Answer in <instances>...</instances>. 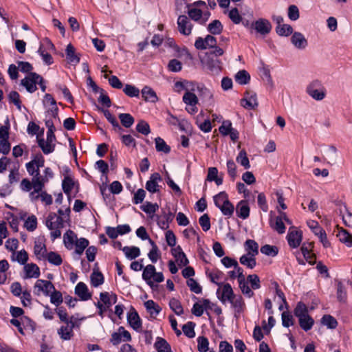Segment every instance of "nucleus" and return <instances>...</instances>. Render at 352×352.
<instances>
[{"label":"nucleus","instance_id":"nucleus-1","mask_svg":"<svg viewBox=\"0 0 352 352\" xmlns=\"http://www.w3.org/2000/svg\"><path fill=\"white\" fill-rule=\"evenodd\" d=\"M69 214V208H66L65 210L59 209L58 214L52 212L47 216L45 226L50 230V237L52 241L61 236L60 229L69 223L70 220Z\"/></svg>","mask_w":352,"mask_h":352},{"label":"nucleus","instance_id":"nucleus-2","mask_svg":"<svg viewBox=\"0 0 352 352\" xmlns=\"http://www.w3.org/2000/svg\"><path fill=\"white\" fill-rule=\"evenodd\" d=\"M63 244L67 250H73V254L79 256L83 254L89 242L85 238H78L74 231L68 230L63 234Z\"/></svg>","mask_w":352,"mask_h":352},{"label":"nucleus","instance_id":"nucleus-3","mask_svg":"<svg viewBox=\"0 0 352 352\" xmlns=\"http://www.w3.org/2000/svg\"><path fill=\"white\" fill-rule=\"evenodd\" d=\"M294 314L298 318L299 325L304 331H308L313 327L314 320L309 316L308 307L305 303L298 302L294 310Z\"/></svg>","mask_w":352,"mask_h":352},{"label":"nucleus","instance_id":"nucleus-4","mask_svg":"<svg viewBox=\"0 0 352 352\" xmlns=\"http://www.w3.org/2000/svg\"><path fill=\"white\" fill-rule=\"evenodd\" d=\"M142 277L152 289H155L157 284L163 282L164 280L162 272H156L155 267L151 264L144 267Z\"/></svg>","mask_w":352,"mask_h":352},{"label":"nucleus","instance_id":"nucleus-5","mask_svg":"<svg viewBox=\"0 0 352 352\" xmlns=\"http://www.w3.org/2000/svg\"><path fill=\"white\" fill-rule=\"evenodd\" d=\"M117 296L114 293L103 292L100 294V300L94 305L98 309V314L102 318L104 313L117 302Z\"/></svg>","mask_w":352,"mask_h":352},{"label":"nucleus","instance_id":"nucleus-6","mask_svg":"<svg viewBox=\"0 0 352 352\" xmlns=\"http://www.w3.org/2000/svg\"><path fill=\"white\" fill-rule=\"evenodd\" d=\"M215 206L221 210L224 216L230 217L232 216L234 207L229 201L228 194L224 192H220L213 197Z\"/></svg>","mask_w":352,"mask_h":352},{"label":"nucleus","instance_id":"nucleus-7","mask_svg":"<svg viewBox=\"0 0 352 352\" xmlns=\"http://www.w3.org/2000/svg\"><path fill=\"white\" fill-rule=\"evenodd\" d=\"M306 93L316 101L322 100L327 96V89L319 80L310 81L306 87Z\"/></svg>","mask_w":352,"mask_h":352},{"label":"nucleus","instance_id":"nucleus-8","mask_svg":"<svg viewBox=\"0 0 352 352\" xmlns=\"http://www.w3.org/2000/svg\"><path fill=\"white\" fill-rule=\"evenodd\" d=\"M278 216L273 217L272 212H270V225L271 228L276 231L278 234H283L285 232L286 228L284 224L285 221L287 224L292 225V221L287 217L285 212H282L279 210V207H277Z\"/></svg>","mask_w":352,"mask_h":352},{"label":"nucleus","instance_id":"nucleus-9","mask_svg":"<svg viewBox=\"0 0 352 352\" xmlns=\"http://www.w3.org/2000/svg\"><path fill=\"white\" fill-rule=\"evenodd\" d=\"M270 21L265 18H258L252 22L251 34L256 33L262 36H265L272 31Z\"/></svg>","mask_w":352,"mask_h":352},{"label":"nucleus","instance_id":"nucleus-10","mask_svg":"<svg viewBox=\"0 0 352 352\" xmlns=\"http://www.w3.org/2000/svg\"><path fill=\"white\" fill-rule=\"evenodd\" d=\"M45 160L41 154H37L25 164L28 173L32 176V179L39 177V168L44 166Z\"/></svg>","mask_w":352,"mask_h":352},{"label":"nucleus","instance_id":"nucleus-11","mask_svg":"<svg viewBox=\"0 0 352 352\" xmlns=\"http://www.w3.org/2000/svg\"><path fill=\"white\" fill-rule=\"evenodd\" d=\"M54 285L50 280L37 279L34 285V294L36 296L41 294L48 296L54 291Z\"/></svg>","mask_w":352,"mask_h":352},{"label":"nucleus","instance_id":"nucleus-12","mask_svg":"<svg viewBox=\"0 0 352 352\" xmlns=\"http://www.w3.org/2000/svg\"><path fill=\"white\" fill-rule=\"evenodd\" d=\"M188 14L192 20L200 24H204L210 16L208 11H202L199 8L190 5H188Z\"/></svg>","mask_w":352,"mask_h":352},{"label":"nucleus","instance_id":"nucleus-13","mask_svg":"<svg viewBox=\"0 0 352 352\" xmlns=\"http://www.w3.org/2000/svg\"><path fill=\"white\" fill-rule=\"evenodd\" d=\"M217 298L223 304L229 302L236 294L234 293L233 289L230 284H221L217 290Z\"/></svg>","mask_w":352,"mask_h":352},{"label":"nucleus","instance_id":"nucleus-14","mask_svg":"<svg viewBox=\"0 0 352 352\" xmlns=\"http://www.w3.org/2000/svg\"><path fill=\"white\" fill-rule=\"evenodd\" d=\"M48 252L45 239L42 237L36 239L33 248V253L36 259L38 261H43Z\"/></svg>","mask_w":352,"mask_h":352},{"label":"nucleus","instance_id":"nucleus-15","mask_svg":"<svg viewBox=\"0 0 352 352\" xmlns=\"http://www.w3.org/2000/svg\"><path fill=\"white\" fill-rule=\"evenodd\" d=\"M39 79H41L40 75L34 72H31L21 80V85L23 86L28 92L33 93L37 89L36 84Z\"/></svg>","mask_w":352,"mask_h":352},{"label":"nucleus","instance_id":"nucleus-16","mask_svg":"<svg viewBox=\"0 0 352 352\" xmlns=\"http://www.w3.org/2000/svg\"><path fill=\"white\" fill-rule=\"evenodd\" d=\"M21 276L23 279H38L41 276V270L36 263H27L23 265Z\"/></svg>","mask_w":352,"mask_h":352},{"label":"nucleus","instance_id":"nucleus-17","mask_svg":"<svg viewBox=\"0 0 352 352\" xmlns=\"http://www.w3.org/2000/svg\"><path fill=\"white\" fill-rule=\"evenodd\" d=\"M288 244L292 248H297L302 240V233L300 230H296L294 226L289 228L287 235Z\"/></svg>","mask_w":352,"mask_h":352},{"label":"nucleus","instance_id":"nucleus-18","mask_svg":"<svg viewBox=\"0 0 352 352\" xmlns=\"http://www.w3.org/2000/svg\"><path fill=\"white\" fill-rule=\"evenodd\" d=\"M44 107L47 109V113L52 118H56L58 116V109L56 106V102L52 96L46 94L43 100Z\"/></svg>","mask_w":352,"mask_h":352},{"label":"nucleus","instance_id":"nucleus-19","mask_svg":"<svg viewBox=\"0 0 352 352\" xmlns=\"http://www.w3.org/2000/svg\"><path fill=\"white\" fill-rule=\"evenodd\" d=\"M131 340L130 333L124 327H120L116 332L111 334V342L113 345H118L121 342H128Z\"/></svg>","mask_w":352,"mask_h":352},{"label":"nucleus","instance_id":"nucleus-20","mask_svg":"<svg viewBox=\"0 0 352 352\" xmlns=\"http://www.w3.org/2000/svg\"><path fill=\"white\" fill-rule=\"evenodd\" d=\"M76 326V321L73 318L65 325L61 326L58 330V334L63 340H69L74 336L73 329Z\"/></svg>","mask_w":352,"mask_h":352},{"label":"nucleus","instance_id":"nucleus-21","mask_svg":"<svg viewBox=\"0 0 352 352\" xmlns=\"http://www.w3.org/2000/svg\"><path fill=\"white\" fill-rule=\"evenodd\" d=\"M177 23L180 34L185 36H189L191 34L192 24L186 15L179 16Z\"/></svg>","mask_w":352,"mask_h":352},{"label":"nucleus","instance_id":"nucleus-22","mask_svg":"<svg viewBox=\"0 0 352 352\" xmlns=\"http://www.w3.org/2000/svg\"><path fill=\"white\" fill-rule=\"evenodd\" d=\"M293 46L298 50H304L308 46V41L303 34L300 32H294L290 39Z\"/></svg>","mask_w":352,"mask_h":352},{"label":"nucleus","instance_id":"nucleus-23","mask_svg":"<svg viewBox=\"0 0 352 352\" xmlns=\"http://www.w3.org/2000/svg\"><path fill=\"white\" fill-rule=\"evenodd\" d=\"M204 69L212 76L219 75L222 69L221 63L218 59L209 58L204 63Z\"/></svg>","mask_w":352,"mask_h":352},{"label":"nucleus","instance_id":"nucleus-24","mask_svg":"<svg viewBox=\"0 0 352 352\" xmlns=\"http://www.w3.org/2000/svg\"><path fill=\"white\" fill-rule=\"evenodd\" d=\"M235 316H239L245 310L246 306L243 298L240 294H236L229 301Z\"/></svg>","mask_w":352,"mask_h":352},{"label":"nucleus","instance_id":"nucleus-25","mask_svg":"<svg viewBox=\"0 0 352 352\" xmlns=\"http://www.w3.org/2000/svg\"><path fill=\"white\" fill-rule=\"evenodd\" d=\"M10 323L16 327L22 335L25 334L23 331V327H25V326L28 327L32 331H34L35 328L34 323L27 317H23L20 319L13 318L10 320Z\"/></svg>","mask_w":352,"mask_h":352},{"label":"nucleus","instance_id":"nucleus-26","mask_svg":"<svg viewBox=\"0 0 352 352\" xmlns=\"http://www.w3.org/2000/svg\"><path fill=\"white\" fill-rule=\"evenodd\" d=\"M217 44L216 38L211 35H208L205 38L198 37L195 43V47L197 50H205L207 48H212Z\"/></svg>","mask_w":352,"mask_h":352},{"label":"nucleus","instance_id":"nucleus-27","mask_svg":"<svg viewBox=\"0 0 352 352\" xmlns=\"http://www.w3.org/2000/svg\"><path fill=\"white\" fill-rule=\"evenodd\" d=\"M241 104L245 109H254L258 107L256 94L252 92H247L241 100Z\"/></svg>","mask_w":352,"mask_h":352},{"label":"nucleus","instance_id":"nucleus-28","mask_svg":"<svg viewBox=\"0 0 352 352\" xmlns=\"http://www.w3.org/2000/svg\"><path fill=\"white\" fill-rule=\"evenodd\" d=\"M127 321L130 327L134 330L139 331L142 328L141 319L138 312L132 308L127 314Z\"/></svg>","mask_w":352,"mask_h":352},{"label":"nucleus","instance_id":"nucleus-29","mask_svg":"<svg viewBox=\"0 0 352 352\" xmlns=\"http://www.w3.org/2000/svg\"><path fill=\"white\" fill-rule=\"evenodd\" d=\"M162 181L160 175L157 173H155L151 175L149 179L146 182L145 188L146 189L151 192L155 193L160 191V186L158 183Z\"/></svg>","mask_w":352,"mask_h":352},{"label":"nucleus","instance_id":"nucleus-30","mask_svg":"<svg viewBox=\"0 0 352 352\" xmlns=\"http://www.w3.org/2000/svg\"><path fill=\"white\" fill-rule=\"evenodd\" d=\"M75 294L82 301L91 299L92 294L89 291L87 285L83 282H79L75 287Z\"/></svg>","mask_w":352,"mask_h":352},{"label":"nucleus","instance_id":"nucleus-31","mask_svg":"<svg viewBox=\"0 0 352 352\" xmlns=\"http://www.w3.org/2000/svg\"><path fill=\"white\" fill-rule=\"evenodd\" d=\"M26 213L24 212H21L19 213V217L21 219L24 221V228L28 232H33L37 228V218L35 215L31 214L28 216L26 219Z\"/></svg>","mask_w":352,"mask_h":352},{"label":"nucleus","instance_id":"nucleus-32","mask_svg":"<svg viewBox=\"0 0 352 352\" xmlns=\"http://www.w3.org/2000/svg\"><path fill=\"white\" fill-rule=\"evenodd\" d=\"M43 174H44L43 175H41V174H40L38 177H36L34 179H32V181L36 183L35 187L36 188L39 189L40 188H43L45 184L48 182L49 180L50 179L53 178V177H54L53 171L49 167H47L45 168V170L43 171Z\"/></svg>","mask_w":352,"mask_h":352},{"label":"nucleus","instance_id":"nucleus-33","mask_svg":"<svg viewBox=\"0 0 352 352\" xmlns=\"http://www.w3.org/2000/svg\"><path fill=\"white\" fill-rule=\"evenodd\" d=\"M196 82L186 80L177 81L174 84V90L177 93H181L182 91L188 92V91H195Z\"/></svg>","mask_w":352,"mask_h":352},{"label":"nucleus","instance_id":"nucleus-34","mask_svg":"<svg viewBox=\"0 0 352 352\" xmlns=\"http://www.w3.org/2000/svg\"><path fill=\"white\" fill-rule=\"evenodd\" d=\"M171 252L179 266L184 267L188 264V260L180 246L173 248Z\"/></svg>","mask_w":352,"mask_h":352},{"label":"nucleus","instance_id":"nucleus-35","mask_svg":"<svg viewBox=\"0 0 352 352\" xmlns=\"http://www.w3.org/2000/svg\"><path fill=\"white\" fill-rule=\"evenodd\" d=\"M206 182H214L217 186L223 184V176L219 175L218 169L216 167H210L208 169V174L206 177Z\"/></svg>","mask_w":352,"mask_h":352},{"label":"nucleus","instance_id":"nucleus-36","mask_svg":"<svg viewBox=\"0 0 352 352\" xmlns=\"http://www.w3.org/2000/svg\"><path fill=\"white\" fill-rule=\"evenodd\" d=\"M10 258L12 261L16 262L19 265L23 266L28 263L29 256L27 251L23 249L19 251H16L15 252L12 254Z\"/></svg>","mask_w":352,"mask_h":352},{"label":"nucleus","instance_id":"nucleus-37","mask_svg":"<svg viewBox=\"0 0 352 352\" xmlns=\"http://www.w3.org/2000/svg\"><path fill=\"white\" fill-rule=\"evenodd\" d=\"M195 91H197L199 92L200 97L205 102H210L212 101V99H213L212 91L210 89L205 87L204 85L196 83Z\"/></svg>","mask_w":352,"mask_h":352},{"label":"nucleus","instance_id":"nucleus-38","mask_svg":"<svg viewBox=\"0 0 352 352\" xmlns=\"http://www.w3.org/2000/svg\"><path fill=\"white\" fill-rule=\"evenodd\" d=\"M142 96L146 102L155 103L158 97L155 91L148 86H144L141 91Z\"/></svg>","mask_w":352,"mask_h":352},{"label":"nucleus","instance_id":"nucleus-39","mask_svg":"<svg viewBox=\"0 0 352 352\" xmlns=\"http://www.w3.org/2000/svg\"><path fill=\"white\" fill-rule=\"evenodd\" d=\"M239 284V288L241 291V293L248 298H252L254 293L248 285L249 282L243 275L239 280H237Z\"/></svg>","mask_w":352,"mask_h":352},{"label":"nucleus","instance_id":"nucleus-40","mask_svg":"<svg viewBox=\"0 0 352 352\" xmlns=\"http://www.w3.org/2000/svg\"><path fill=\"white\" fill-rule=\"evenodd\" d=\"M237 216L243 219H247L250 215V207L246 201L242 200L236 207Z\"/></svg>","mask_w":352,"mask_h":352},{"label":"nucleus","instance_id":"nucleus-41","mask_svg":"<svg viewBox=\"0 0 352 352\" xmlns=\"http://www.w3.org/2000/svg\"><path fill=\"white\" fill-rule=\"evenodd\" d=\"M90 282L92 287H98L104 282L103 274L98 269H94L90 275Z\"/></svg>","mask_w":352,"mask_h":352},{"label":"nucleus","instance_id":"nucleus-42","mask_svg":"<svg viewBox=\"0 0 352 352\" xmlns=\"http://www.w3.org/2000/svg\"><path fill=\"white\" fill-rule=\"evenodd\" d=\"M244 249L245 254L256 256L258 254V244L252 239H248L244 243Z\"/></svg>","mask_w":352,"mask_h":352},{"label":"nucleus","instance_id":"nucleus-43","mask_svg":"<svg viewBox=\"0 0 352 352\" xmlns=\"http://www.w3.org/2000/svg\"><path fill=\"white\" fill-rule=\"evenodd\" d=\"M312 248L313 244L311 243H303L300 248L305 260L309 263H312L314 261V256L311 253Z\"/></svg>","mask_w":352,"mask_h":352},{"label":"nucleus","instance_id":"nucleus-44","mask_svg":"<svg viewBox=\"0 0 352 352\" xmlns=\"http://www.w3.org/2000/svg\"><path fill=\"white\" fill-rule=\"evenodd\" d=\"M122 250L129 260H133L140 255V250L136 246H124Z\"/></svg>","mask_w":352,"mask_h":352},{"label":"nucleus","instance_id":"nucleus-45","mask_svg":"<svg viewBox=\"0 0 352 352\" xmlns=\"http://www.w3.org/2000/svg\"><path fill=\"white\" fill-rule=\"evenodd\" d=\"M337 236L342 243L348 248H352V235L346 230L341 228Z\"/></svg>","mask_w":352,"mask_h":352},{"label":"nucleus","instance_id":"nucleus-46","mask_svg":"<svg viewBox=\"0 0 352 352\" xmlns=\"http://www.w3.org/2000/svg\"><path fill=\"white\" fill-rule=\"evenodd\" d=\"M65 53L67 60L70 64L76 65L80 62V58L75 53V49L72 44L67 45Z\"/></svg>","mask_w":352,"mask_h":352},{"label":"nucleus","instance_id":"nucleus-47","mask_svg":"<svg viewBox=\"0 0 352 352\" xmlns=\"http://www.w3.org/2000/svg\"><path fill=\"white\" fill-rule=\"evenodd\" d=\"M171 220L170 213L164 212L162 214L156 216L157 223L162 230H166L169 227V223Z\"/></svg>","mask_w":352,"mask_h":352},{"label":"nucleus","instance_id":"nucleus-48","mask_svg":"<svg viewBox=\"0 0 352 352\" xmlns=\"http://www.w3.org/2000/svg\"><path fill=\"white\" fill-rule=\"evenodd\" d=\"M43 261H48L52 265L60 266L63 263L61 256L56 252H49Z\"/></svg>","mask_w":352,"mask_h":352},{"label":"nucleus","instance_id":"nucleus-49","mask_svg":"<svg viewBox=\"0 0 352 352\" xmlns=\"http://www.w3.org/2000/svg\"><path fill=\"white\" fill-rule=\"evenodd\" d=\"M256 256L245 254L242 255L240 258L239 261L241 264L245 266L246 267L249 269H253L256 265Z\"/></svg>","mask_w":352,"mask_h":352},{"label":"nucleus","instance_id":"nucleus-50","mask_svg":"<svg viewBox=\"0 0 352 352\" xmlns=\"http://www.w3.org/2000/svg\"><path fill=\"white\" fill-rule=\"evenodd\" d=\"M144 307L152 316H157L162 311V308L153 300L146 301L144 302Z\"/></svg>","mask_w":352,"mask_h":352},{"label":"nucleus","instance_id":"nucleus-51","mask_svg":"<svg viewBox=\"0 0 352 352\" xmlns=\"http://www.w3.org/2000/svg\"><path fill=\"white\" fill-rule=\"evenodd\" d=\"M38 144L45 155L53 153L55 148V143L50 142L43 138L38 139Z\"/></svg>","mask_w":352,"mask_h":352},{"label":"nucleus","instance_id":"nucleus-52","mask_svg":"<svg viewBox=\"0 0 352 352\" xmlns=\"http://www.w3.org/2000/svg\"><path fill=\"white\" fill-rule=\"evenodd\" d=\"M276 32L280 36L287 37L294 33L293 28L289 24L283 23L276 26Z\"/></svg>","mask_w":352,"mask_h":352},{"label":"nucleus","instance_id":"nucleus-53","mask_svg":"<svg viewBox=\"0 0 352 352\" xmlns=\"http://www.w3.org/2000/svg\"><path fill=\"white\" fill-rule=\"evenodd\" d=\"M206 274L212 283L217 285L219 287L221 284H223L221 283L223 275L222 272L218 270H213L212 271L208 272Z\"/></svg>","mask_w":352,"mask_h":352},{"label":"nucleus","instance_id":"nucleus-54","mask_svg":"<svg viewBox=\"0 0 352 352\" xmlns=\"http://www.w3.org/2000/svg\"><path fill=\"white\" fill-rule=\"evenodd\" d=\"M149 243L151 244L152 248L148 254V257L152 263H155L160 258L161 254H160L158 247L154 243L153 241H152L151 239H149Z\"/></svg>","mask_w":352,"mask_h":352},{"label":"nucleus","instance_id":"nucleus-55","mask_svg":"<svg viewBox=\"0 0 352 352\" xmlns=\"http://www.w3.org/2000/svg\"><path fill=\"white\" fill-rule=\"evenodd\" d=\"M192 91H188V92H185L182 97V101L186 106H194L198 104V98Z\"/></svg>","mask_w":352,"mask_h":352},{"label":"nucleus","instance_id":"nucleus-56","mask_svg":"<svg viewBox=\"0 0 352 352\" xmlns=\"http://www.w3.org/2000/svg\"><path fill=\"white\" fill-rule=\"evenodd\" d=\"M206 300L202 299L193 305L192 313L195 316L199 317L203 315L204 311H206Z\"/></svg>","mask_w":352,"mask_h":352},{"label":"nucleus","instance_id":"nucleus-57","mask_svg":"<svg viewBox=\"0 0 352 352\" xmlns=\"http://www.w3.org/2000/svg\"><path fill=\"white\" fill-rule=\"evenodd\" d=\"M155 347L157 352H172L170 344L163 338H157Z\"/></svg>","mask_w":352,"mask_h":352},{"label":"nucleus","instance_id":"nucleus-58","mask_svg":"<svg viewBox=\"0 0 352 352\" xmlns=\"http://www.w3.org/2000/svg\"><path fill=\"white\" fill-rule=\"evenodd\" d=\"M250 80V76L245 70H240L235 75V80L239 85H246Z\"/></svg>","mask_w":352,"mask_h":352},{"label":"nucleus","instance_id":"nucleus-59","mask_svg":"<svg viewBox=\"0 0 352 352\" xmlns=\"http://www.w3.org/2000/svg\"><path fill=\"white\" fill-rule=\"evenodd\" d=\"M54 50L55 47L52 42L48 38H45L41 41L37 52H53Z\"/></svg>","mask_w":352,"mask_h":352},{"label":"nucleus","instance_id":"nucleus-60","mask_svg":"<svg viewBox=\"0 0 352 352\" xmlns=\"http://www.w3.org/2000/svg\"><path fill=\"white\" fill-rule=\"evenodd\" d=\"M206 303L208 316H210V312H212L217 316H220L222 314V309L217 304L212 302L208 299L206 300Z\"/></svg>","mask_w":352,"mask_h":352},{"label":"nucleus","instance_id":"nucleus-61","mask_svg":"<svg viewBox=\"0 0 352 352\" xmlns=\"http://www.w3.org/2000/svg\"><path fill=\"white\" fill-rule=\"evenodd\" d=\"M170 309L177 316H181L184 313V309L181 302L177 298H173L169 301Z\"/></svg>","mask_w":352,"mask_h":352},{"label":"nucleus","instance_id":"nucleus-62","mask_svg":"<svg viewBox=\"0 0 352 352\" xmlns=\"http://www.w3.org/2000/svg\"><path fill=\"white\" fill-rule=\"evenodd\" d=\"M236 161L238 164L243 166L245 169L250 168V164L249 159L247 156V153L244 150H241L238 154Z\"/></svg>","mask_w":352,"mask_h":352},{"label":"nucleus","instance_id":"nucleus-63","mask_svg":"<svg viewBox=\"0 0 352 352\" xmlns=\"http://www.w3.org/2000/svg\"><path fill=\"white\" fill-rule=\"evenodd\" d=\"M155 148L157 151L162 152L164 153H168L170 151V148L167 144L165 142V141L158 137L155 139Z\"/></svg>","mask_w":352,"mask_h":352},{"label":"nucleus","instance_id":"nucleus-64","mask_svg":"<svg viewBox=\"0 0 352 352\" xmlns=\"http://www.w3.org/2000/svg\"><path fill=\"white\" fill-rule=\"evenodd\" d=\"M261 252L266 256L274 257L278 253V248L275 245H265L261 248Z\"/></svg>","mask_w":352,"mask_h":352}]
</instances>
